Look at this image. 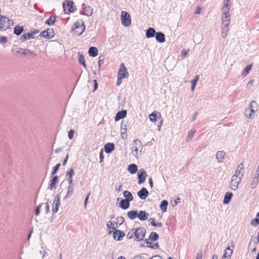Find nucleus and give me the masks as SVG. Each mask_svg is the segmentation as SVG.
<instances>
[{
	"mask_svg": "<svg viewBox=\"0 0 259 259\" xmlns=\"http://www.w3.org/2000/svg\"><path fill=\"white\" fill-rule=\"evenodd\" d=\"M74 175L73 169L71 168L66 174V180L68 182L69 184H74L73 182L72 177Z\"/></svg>",
	"mask_w": 259,
	"mask_h": 259,
	"instance_id": "aec40b11",
	"label": "nucleus"
},
{
	"mask_svg": "<svg viewBox=\"0 0 259 259\" xmlns=\"http://www.w3.org/2000/svg\"><path fill=\"white\" fill-rule=\"evenodd\" d=\"M223 15L222 17V25L229 26L231 21V15L229 11L222 12Z\"/></svg>",
	"mask_w": 259,
	"mask_h": 259,
	"instance_id": "ddd939ff",
	"label": "nucleus"
},
{
	"mask_svg": "<svg viewBox=\"0 0 259 259\" xmlns=\"http://www.w3.org/2000/svg\"><path fill=\"white\" fill-rule=\"evenodd\" d=\"M231 5V0H224L223 6L222 7V12L230 11V6Z\"/></svg>",
	"mask_w": 259,
	"mask_h": 259,
	"instance_id": "cd10ccee",
	"label": "nucleus"
},
{
	"mask_svg": "<svg viewBox=\"0 0 259 259\" xmlns=\"http://www.w3.org/2000/svg\"><path fill=\"white\" fill-rule=\"evenodd\" d=\"M258 109V105L255 101H252L249 104V108L248 109L251 112L255 113Z\"/></svg>",
	"mask_w": 259,
	"mask_h": 259,
	"instance_id": "4be33fe9",
	"label": "nucleus"
},
{
	"mask_svg": "<svg viewBox=\"0 0 259 259\" xmlns=\"http://www.w3.org/2000/svg\"><path fill=\"white\" fill-rule=\"evenodd\" d=\"M85 25L83 23H80L79 22L77 21L74 23V27L71 29L72 31H75L76 33L80 35L85 29Z\"/></svg>",
	"mask_w": 259,
	"mask_h": 259,
	"instance_id": "0eeeda50",
	"label": "nucleus"
},
{
	"mask_svg": "<svg viewBox=\"0 0 259 259\" xmlns=\"http://www.w3.org/2000/svg\"><path fill=\"white\" fill-rule=\"evenodd\" d=\"M121 23L125 26H129L131 24L130 15L126 11H122L121 13Z\"/></svg>",
	"mask_w": 259,
	"mask_h": 259,
	"instance_id": "423d86ee",
	"label": "nucleus"
},
{
	"mask_svg": "<svg viewBox=\"0 0 259 259\" xmlns=\"http://www.w3.org/2000/svg\"><path fill=\"white\" fill-rule=\"evenodd\" d=\"M150 259H162L160 255H155L152 257H151Z\"/></svg>",
	"mask_w": 259,
	"mask_h": 259,
	"instance_id": "774afa93",
	"label": "nucleus"
},
{
	"mask_svg": "<svg viewBox=\"0 0 259 259\" xmlns=\"http://www.w3.org/2000/svg\"><path fill=\"white\" fill-rule=\"evenodd\" d=\"M232 196L233 194L232 193L229 192H226L225 195L224 199L223 200V203L225 204H228L230 202Z\"/></svg>",
	"mask_w": 259,
	"mask_h": 259,
	"instance_id": "473e14b6",
	"label": "nucleus"
},
{
	"mask_svg": "<svg viewBox=\"0 0 259 259\" xmlns=\"http://www.w3.org/2000/svg\"><path fill=\"white\" fill-rule=\"evenodd\" d=\"M149 221L150 222L152 226L155 227H161L162 226V224L161 222L159 223H155V219L154 218H150L149 220Z\"/></svg>",
	"mask_w": 259,
	"mask_h": 259,
	"instance_id": "37998d69",
	"label": "nucleus"
},
{
	"mask_svg": "<svg viewBox=\"0 0 259 259\" xmlns=\"http://www.w3.org/2000/svg\"><path fill=\"white\" fill-rule=\"evenodd\" d=\"M168 205V202L167 200H162L160 205L161 210L164 212L167 210V206Z\"/></svg>",
	"mask_w": 259,
	"mask_h": 259,
	"instance_id": "a19ab883",
	"label": "nucleus"
},
{
	"mask_svg": "<svg viewBox=\"0 0 259 259\" xmlns=\"http://www.w3.org/2000/svg\"><path fill=\"white\" fill-rule=\"evenodd\" d=\"M244 164L243 163H240L238 165V167H237V168L236 170H239L240 171H241V170H243V169H244Z\"/></svg>",
	"mask_w": 259,
	"mask_h": 259,
	"instance_id": "0e129e2a",
	"label": "nucleus"
},
{
	"mask_svg": "<svg viewBox=\"0 0 259 259\" xmlns=\"http://www.w3.org/2000/svg\"><path fill=\"white\" fill-rule=\"evenodd\" d=\"M226 153L223 151H218L215 155V158L219 163L223 162V159L225 158Z\"/></svg>",
	"mask_w": 259,
	"mask_h": 259,
	"instance_id": "393cba45",
	"label": "nucleus"
},
{
	"mask_svg": "<svg viewBox=\"0 0 259 259\" xmlns=\"http://www.w3.org/2000/svg\"><path fill=\"white\" fill-rule=\"evenodd\" d=\"M159 238V235L155 232H152L149 236V238L148 239V240H150L151 241H156Z\"/></svg>",
	"mask_w": 259,
	"mask_h": 259,
	"instance_id": "ea45409f",
	"label": "nucleus"
},
{
	"mask_svg": "<svg viewBox=\"0 0 259 259\" xmlns=\"http://www.w3.org/2000/svg\"><path fill=\"white\" fill-rule=\"evenodd\" d=\"M228 26H227V25H222V26L221 28V30H222L221 31V35H222V37H223V38H225L227 35V33L229 31Z\"/></svg>",
	"mask_w": 259,
	"mask_h": 259,
	"instance_id": "4c0bfd02",
	"label": "nucleus"
},
{
	"mask_svg": "<svg viewBox=\"0 0 259 259\" xmlns=\"http://www.w3.org/2000/svg\"><path fill=\"white\" fill-rule=\"evenodd\" d=\"M244 164L243 163H240L238 165V167H237V168L236 170H239L240 171H241V170H243V169H244Z\"/></svg>",
	"mask_w": 259,
	"mask_h": 259,
	"instance_id": "69168bd1",
	"label": "nucleus"
},
{
	"mask_svg": "<svg viewBox=\"0 0 259 259\" xmlns=\"http://www.w3.org/2000/svg\"><path fill=\"white\" fill-rule=\"evenodd\" d=\"M124 235V232L119 230H115L113 234L114 239L118 241L122 240Z\"/></svg>",
	"mask_w": 259,
	"mask_h": 259,
	"instance_id": "dca6fc26",
	"label": "nucleus"
},
{
	"mask_svg": "<svg viewBox=\"0 0 259 259\" xmlns=\"http://www.w3.org/2000/svg\"><path fill=\"white\" fill-rule=\"evenodd\" d=\"M30 31L32 34V36H34V35L37 34L39 31L38 29H32L30 30Z\"/></svg>",
	"mask_w": 259,
	"mask_h": 259,
	"instance_id": "bf43d9fd",
	"label": "nucleus"
},
{
	"mask_svg": "<svg viewBox=\"0 0 259 259\" xmlns=\"http://www.w3.org/2000/svg\"><path fill=\"white\" fill-rule=\"evenodd\" d=\"M81 7L82 10L80 12L81 14L85 15L87 16H90L93 14V9L90 6L82 4Z\"/></svg>",
	"mask_w": 259,
	"mask_h": 259,
	"instance_id": "1a4fd4ad",
	"label": "nucleus"
},
{
	"mask_svg": "<svg viewBox=\"0 0 259 259\" xmlns=\"http://www.w3.org/2000/svg\"><path fill=\"white\" fill-rule=\"evenodd\" d=\"M59 181V178L58 176H55L53 177L51 180L50 184L49 185V189L50 190L55 189L57 188V184Z\"/></svg>",
	"mask_w": 259,
	"mask_h": 259,
	"instance_id": "f3484780",
	"label": "nucleus"
},
{
	"mask_svg": "<svg viewBox=\"0 0 259 259\" xmlns=\"http://www.w3.org/2000/svg\"><path fill=\"white\" fill-rule=\"evenodd\" d=\"M50 206L48 202L45 203V212L48 213L49 212Z\"/></svg>",
	"mask_w": 259,
	"mask_h": 259,
	"instance_id": "338daca9",
	"label": "nucleus"
},
{
	"mask_svg": "<svg viewBox=\"0 0 259 259\" xmlns=\"http://www.w3.org/2000/svg\"><path fill=\"white\" fill-rule=\"evenodd\" d=\"M34 38V36H32L30 31H29L27 33H24L22 36H21L20 40L22 41H25L27 39H33Z\"/></svg>",
	"mask_w": 259,
	"mask_h": 259,
	"instance_id": "bb28decb",
	"label": "nucleus"
},
{
	"mask_svg": "<svg viewBox=\"0 0 259 259\" xmlns=\"http://www.w3.org/2000/svg\"><path fill=\"white\" fill-rule=\"evenodd\" d=\"M74 188H75L74 184H69L68 188H67V194L65 196V197L64 198V199H66L67 197H71L73 195Z\"/></svg>",
	"mask_w": 259,
	"mask_h": 259,
	"instance_id": "b1692460",
	"label": "nucleus"
},
{
	"mask_svg": "<svg viewBox=\"0 0 259 259\" xmlns=\"http://www.w3.org/2000/svg\"><path fill=\"white\" fill-rule=\"evenodd\" d=\"M135 236L134 229L130 230L126 234V238L128 239H132Z\"/></svg>",
	"mask_w": 259,
	"mask_h": 259,
	"instance_id": "09e8293b",
	"label": "nucleus"
},
{
	"mask_svg": "<svg viewBox=\"0 0 259 259\" xmlns=\"http://www.w3.org/2000/svg\"><path fill=\"white\" fill-rule=\"evenodd\" d=\"M242 179V178L236 176L234 175L232 176L230 184V187H231L232 189L235 190L238 188V185L240 183Z\"/></svg>",
	"mask_w": 259,
	"mask_h": 259,
	"instance_id": "6e6552de",
	"label": "nucleus"
},
{
	"mask_svg": "<svg viewBox=\"0 0 259 259\" xmlns=\"http://www.w3.org/2000/svg\"><path fill=\"white\" fill-rule=\"evenodd\" d=\"M149 216V214L147 213L145 210H140L138 212V218L141 221L147 220Z\"/></svg>",
	"mask_w": 259,
	"mask_h": 259,
	"instance_id": "6ab92c4d",
	"label": "nucleus"
},
{
	"mask_svg": "<svg viewBox=\"0 0 259 259\" xmlns=\"http://www.w3.org/2000/svg\"><path fill=\"white\" fill-rule=\"evenodd\" d=\"M104 59V58L103 57H102V56L99 57V61H98L99 68H100L101 65L103 64Z\"/></svg>",
	"mask_w": 259,
	"mask_h": 259,
	"instance_id": "052dcab7",
	"label": "nucleus"
},
{
	"mask_svg": "<svg viewBox=\"0 0 259 259\" xmlns=\"http://www.w3.org/2000/svg\"><path fill=\"white\" fill-rule=\"evenodd\" d=\"M115 149V146L113 143H108L104 146L105 151L106 153H111Z\"/></svg>",
	"mask_w": 259,
	"mask_h": 259,
	"instance_id": "5701e85b",
	"label": "nucleus"
},
{
	"mask_svg": "<svg viewBox=\"0 0 259 259\" xmlns=\"http://www.w3.org/2000/svg\"><path fill=\"white\" fill-rule=\"evenodd\" d=\"M61 204L60 195H57L55 198L53 203L52 211L53 213H56L58 211V208Z\"/></svg>",
	"mask_w": 259,
	"mask_h": 259,
	"instance_id": "4468645a",
	"label": "nucleus"
},
{
	"mask_svg": "<svg viewBox=\"0 0 259 259\" xmlns=\"http://www.w3.org/2000/svg\"><path fill=\"white\" fill-rule=\"evenodd\" d=\"M129 74L124 63H121L120 66L119 70L117 76L120 78H124L128 76Z\"/></svg>",
	"mask_w": 259,
	"mask_h": 259,
	"instance_id": "9d476101",
	"label": "nucleus"
},
{
	"mask_svg": "<svg viewBox=\"0 0 259 259\" xmlns=\"http://www.w3.org/2000/svg\"><path fill=\"white\" fill-rule=\"evenodd\" d=\"M23 30H24L23 26H20L19 25H17L14 28V33L15 35L19 36L23 32Z\"/></svg>",
	"mask_w": 259,
	"mask_h": 259,
	"instance_id": "c9c22d12",
	"label": "nucleus"
},
{
	"mask_svg": "<svg viewBox=\"0 0 259 259\" xmlns=\"http://www.w3.org/2000/svg\"><path fill=\"white\" fill-rule=\"evenodd\" d=\"M60 165H61L60 163H58L53 168V170H52V173H51L52 176H54L56 174V172L58 170Z\"/></svg>",
	"mask_w": 259,
	"mask_h": 259,
	"instance_id": "de8ad7c7",
	"label": "nucleus"
},
{
	"mask_svg": "<svg viewBox=\"0 0 259 259\" xmlns=\"http://www.w3.org/2000/svg\"><path fill=\"white\" fill-rule=\"evenodd\" d=\"M195 133V131H191L190 132H189L188 135L187 137L186 138V141L187 142H189L192 139V138L193 137V136L194 135Z\"/></svg>",
	"mask_w": 259,
	"mask_h": 259,
	"instance_id": "8fccbe9b",
	"label": "nucleus"
},
{
	"mask_svg": "<svg viewBox=\"0 0 259 259\" xmlns=\"http://www.w3.org/2000/svg\"><path fill=\"white\" fill-rule=\"evenodd\" d=\"M144 241H145V243L147 244V247H148L149 248L155 249L159 247V244L158 243H156L152 245L151 242H150L148 240V239H145L144 240Z\"/></svg>",
	"mask_w": 259,
	"mask_h": 259,
	"instance_id": "58836bf2",
	"label": "nucleus"
},
{
	"mask_svg": "<svg viewBox=\"0 0 259 259\" xmlns=\"http://www.w3.org/2000/svg\"><path fill=\"white\" fill-rule=\"evenodd\" d=\"M233 250L230 249V247H228L224 251L223 258L230 259Z\"/></svg>",
	"mask_w": 259,
	"mask_h": 259,
	"instance_id": "2f4dec72",
	"label": "nucleus"
},
{
	"mask_svg": "<svg viewBox=\"0 0 259 259\" xmlns=\"http://www.w3.org/2000/svg\"><path fill=\"white\" fill-rule=\"evenodd\" d=\"M78 62L79 63L82 65L83 66L87 68V65L85 64V59L84 57V56L80 52L78 53Z\"/></svg>",
	"mask_w": 259,
	"mask_h": 259,
	"instance_id": "e433bc0d",
	"label": "nucleus"
},
{
	"mask_svg": "<svg viewBox=\"0 0 259 259\" xmlns=\"http://www.w3.org/2000/svg\"><path fill=\"white\" fill-rule=\"evenodd\" d=\"M143 145L139 140H135L132 143V153L134 156L137 157L141 154V150L139 149H142Z\"/></svg>",
	"mask_w": 259,
	"mask_h": 259,
	"instance_id": "f257e3e1",
	"label": "nucleus"
},
{
	"mask_svg": "<svg viewBox=\"0 0 259 259\" xmlns=\"http://www.w3.org/2000/svg\"><path fill=\"white\" fill-rule=\"evenodd\" d=\"M150 120L152 122H155L156 120V113L154 112L149 115Z\"/></svg>",
	"mask_w": 259,
	"mask_h": 259,
	"instance_id": "3c124183",
	"label": "nucleus"
},
{
	"mask_svg": "<svg viewBox=\"0 0 259 259\" xmlns=\"http://www.w3.org/2000/svg\"><path fill=\"white\" fill-rule=\"evenodd\" d=\"M7 41V38L5 36H1L0 37V43L4 44Z\"/></svg>",
	"mask_w": 259,
	"mask_h": 259,
	"instance_id": "e2e57ef3",
	"label": "nucleus"
},
{
	"mask_svg": "<svg viewBox=\"0 0 259 259\" xmlns=\"http://www.w3.org/2000/svg\"><path fill=\"white\" fill-rule=\"evenodd\" d=\"M255 113L251 112L250 110L248 109H246L245 110V116L247 118H249L250 119H253L254 117Z\"/></svg>",
	"mask_w": 259,
	"mask_h": 259,
	"instance_id": "79ce46f5",
	"label": "nucleus"
},
{
	"mask_svg": "<svg viewBox=\"0 0 259 259\" xmlns=\"http://www.w3.org/2000/svg\"><path fill=\"white\" fill-rule=\"evenodd\" d=\"M126 113L127 112L125 110H122L118 112L115 117V120L117 121L120 119L124 118L126 116Z\"/></svg>",
	"mask_w": 259,
	"mask_h": 259,
	"instance_id": "412c9836",
	"label": "nucleus"
},
{
	"mask_svg": "<svg viewBox=\"0 0 259 259\" xmlns=\"http://www.w3.org/2000/svg\"><path fill=\"white\" fill-rule=\"evenodd\" d=\"M199 79V76L198 75L195 76V78L194 79H193L191 81V84H192L191 90H192V91L194 90L195 87H196V83L198 81Z\"/></svg>",
	"mask_w": 259,
	"mask_h": 259,
	"instance_id": "49530a36",
	"label": "nucleus"
},
{
	"mask_svg": "<svg viewBox=\"0 0 259 259\" xmlns=\"http://www.w3.org/2000/svg\"><path fill=\"white\" fill-rule=\"evenodd\" d=\"M14 22L12 20H9L6 16L0 15V30H6L10 28V26L13 25Z\"/></svg>",
	"mask_w": 259,
	"mask_h": 259,
	"instance_id": "f03ea898",
	"label": "nucleus"
},
{
	"mask_svg": "<svg viewBox=\"0 0 259 259\" xmlns=\"http://www.w3.org/2000/svg\"><path fill=\"white\" fill-rule=\"evenodd\" d=\"M56 21V16H51V17L46 21V24L49 26L53 25Z\"/></svg>",
	"mask_w": 259,
	"mask_h": 259,
	"instance_id": "a18cd8bd",
	"label": "nucleus"
},
{
	"mask_svg": "<svg viewBox=\"0 0 259 259\" xmlns=\"http://www.w3.org/2000/svg\"><path fill=\"white\" fill-rule=\"evenodd\" d=\"M258 183V180H257V179H256V178H253V179L251 182V188L253 189V188H255L256 186H257Z\"/></svg>",
	"mask_w": 259,
	"mask_h": 259,
	"instance_id": "864d4df0",
	"label": "nucleus"
},
{
	"mask_svg": "<svg viewBox=\"0 0 259 259\" xmlns=\"http://www.w3.org/2000/svg\"><path fill=\"white\" fill-rule=\"evenodd\" d=\"M90 194H91V193H89L85 197V200H84V206L85 208L86 207V206H87V203L88 202V200L90 197Z\"/></svg>",
	"mask_w": 259,
	"mask_h": 259,
	"instance_id": "680f3d73",
	"label": "nucleus"
},
{
	"mask_svg": "<svg viewBox=\"0 0 259 259\" xmlns=\"http://www.w3.org/2000/svg\"><path fill=\"white\" fill-rule=\"evenodd\" d=\"M259 224V212L256 215V218L251 221V225L256 227Z\"/></svg>",
	"mask_w": 259,
	"mask_h": 259,
	"instance_id": "c03bdc74",
	"label": "nucleus"
},
{
	"mask_svg": "<svg viewBox=\"0 0 259 259\" xmlns=\"http://www.w3.org/2000/svg\"><path fill=\"white\" fill-rule=\"evenodd\" d=\"M130 201H128L126 200L122 199L120 200L119 206L123 209H126L130 207Z\"/></svg>",
	"mask_w": 259,
	"mask_h": 259,
	"instance_id": "a878e982",
	"label": "nucleus"
},
{
	"mask_svg": "<svg viewBox=\"0 0 259 259\" xmlns=\"http://www.w3.org/2000/svg\"><path fill=\"white\" fill-rule=\"evenodd\" d=\"M123 195L124 197L125 198V200H126L130 202L133 201L134 200V196L131 192L126 190L123 192Z\"/></svg>",
	"mask_w": 259,
	"mask_h": 259,
	"instance_id": "c756f323",
	"label": "nucleus"
},
{
	"mask_svg": "<svg viewBox=\"0 0 259 259\" xmlns=\"http://www.w3.org/2000/svg\"><path fill=\"white\" fill-rule=\"evenodd\" d=\"M73 2L72 1H65L63 2L62 6L65 13L74 12L76 9L73 6Z\"/></svg>",
	"mask_w": 259,
	"mask_h": 259,
	"instance_id": "39448f33",
	"label": "nucleus"
},
{
	"mask_svg": "<svg viewBox=\"0 0 259 259\" xmlns=\"http://www.w3.org/2000/svg\"><path fill=\"white\" fill-rule=\"evenodd\" d=\"M147 177V172L144 169H140L138 173V184L141 185L145 182Z\"/></svg>",
	"mask_w": 259,
	"mask_h": 259,
	"instance_id": "f8f14e48",
	"label": "nucleus"
},
{
	"mask_svg": "<svg viewBox=\"0 0 259 259\" xmlns=\"http://www.w3.org/2000/svg\"><path fill=\"white\" fill-rule=\"evenodd\" d=\"M135 232V240L137 241H141L143 240L146 233V230L144 227H139L134 229Z\"/></svg>",
	"mask_w": 259,
	"mask_h": 259,
	"instance_id": "20e7f679",
	"label": "nucleus"
},
{
	"mask_svg": "<svg viewBox=\"0 0 259 259\" xmlns=\"http://www.w3.org/2000/svg\"><path fill=\"white\" fill-rule=\"evenodd\" d=\"M117 223H118L119 224V225H121L123 223V222H124V219L123 217L121 216V217H118L117 218Z\"/></svg>",
	"mask_w": 259,
	"mask_h": 259,
	"instance_id": "6e6d98bb",
	"label": "nucleus"
},
{
	"mask_svg": "<svg viewBox=\"0 0 259 259\" xmlns=\"http://www.w3.org/2000/svg\"><path fill=\"white\" fill-rule=\"evenodd\" d=\"M54 32L53 29L48 28L47 30L42 31L39 34L41 37L47 39L52 38L54 36Z\"/></svg>",
	"mask_w": 259,
	"mask_h": 259,
	"instance_id": "9b49d317",
	"label": "nucleus"
},
{
	"mask_svg": "<svg viewBox=\"0 0 259 259\" xmlns=\"http://www.w3.org/2000/svg\"><path fill=\"white\" fill-rule=\"evenodd\" d=\"M243 172L244 171H240L239 170H236L234 175L243 178L244 176Z\"/></svg>",
	"mask_w": 259,
	"mask_h": 259,
	"instance_id": "5fc2aeb1",
	"label": "nucleus"
},
{
	"mask_svg": "<svg viewBox=\"0 0 259 259\" xmlns=\"http://www.w3.org/2000/svg\"><path fill=\"white\" fill-rule=\"evenodd\" d=\"M156 31L153 28L150 27L147 30L146 32V35L147 38H151L155 36Z\"/></svg>",
	"mask_w": 259,
	"mask_h": 259,
	"instance_id": "c85d7f7f",
	"label": "nucleus"
},
{
	"mask_svg": "<svg viewBox=\"0 0 259 259\" xmlns=\"http://www.w3.org/2000/svg\"><path fill=\"white\" fill-rule=\"evenodd\" d=\"M74 130H70L69 132H68V138L70 140H71L73 137V135H74Z\"/></svg>",
	"mask_w": 259,
	"mask_h": 259,
	"instance_id": "4d7b16f0",
	"label": "nucleus"
},
{
	"mask_svg": "<svg viewBox=\"0 0 259 259\" xmlns=\"http://www.w3.org/2000/svg\"><path fill=\"white\" fill-rule=\"evenodd\" d=\"M88 53L90 56L95 57L98 55V50L96 47H91L89 48Z\"/></svg>",
	"mask_w": 259,
	"mask_h": 259,
	"instance_id": "7c9ffc66",
	"label": "nucleus"
},
{
	"mask_svg": "<svg viewBox=\"0 0 259 259\" xmlns=\"http://www.w3.org/2000/svg\"><path fill=\"white\" fill-rule=\"evenodd\" d=\"M41 207V204H39L35 208V214L36 215H38L40 213V209Z\"/></svg>",
	"mask_w": 259,
	"mask_h": 259,
	"instance_id": "13d9d810",
	"label": "nucleus"
},
{
	"mask_svg": "<svg viewBox=\"0 0 259 259\" xmlns=\"http://www.w3.org/2000/svg\"><path fill=\"white\" fill-rule=\"evenodd\" d=\"M155 38L156 41L159 43H163L165 41V34L161 32H156Z\"/></svg>",
	"mask_w": 259,
	"mask_h": 259,
	"instance_id": "a211bd4d",
	"label": "nucleus"
},
{
	"mask_svg": "<svg viewBox=\"0 0 259 259\" xmlns=\"http://www.w3.org/2000/svg\"><path fill=\"white\" fill-rule=\"evenodd\" d=\"M107 227L108 229H112V231L115 230L116 227L114 226V224L111 221H109L107 224Z\"/></svg>",
	"mask_w": 259,
	"mask_h": 259,
	"instance_id": "603ef678",
	"label": "nucleus"
},
{
	"mask_svg": "<svg viewBox=\"0 0 259 259\" xmlns=\"http://www.w3.org/2000/svg\"><path fill=\"white\" fill-rule=\"evenodd\" d=\"M12 52L15 54H20L22 56H25L26 55H30L33 57L36 56V54L27 49H22L17 47L16 46H14L12 49Z\"/></svg>",
	"mask_w": 259,
	"mask_h": 259,
	"instance_id": "7ed1b4c3",
	"label": "nucleus"
},
{
	"mask_svg": "<svg viewBox=\"0 0 259 259\" xmlns=\"http://www.w3.org/2000/svg\"><path fill=\"white\" fill-rule=\"evenodd\" d=\"M138 197L142 200L145 199L149 195V192L146 188L143 187L137 193Z\"/></svg>",
	"mask_w": 259,
	"mask_h": 259,
	"instance_id": "2eb2a0df",
	"label": "nucleus"
},
{
	"mask_svg": "<svg viewBox=\"0 0 259 259\" xmlns=\"http://www.w3.org/2000/svg\"><path fill=\"white\" fill-rule=\"evenodd\" d=\"M127 215L131 220H133L138 218V212L137 210H131L127 212Z\"/></svg>",
	"mask_w": 259,
	"mask_h": 259,
	"instance_id": "f704fd0d",
	"label": "nucleus"
},
{
	"mask_svg": "<svg viewBox=\"0 0 259 259\" xmlns=\"http://www.w3.org/2000/svg\"><path fill=\"white\" fill-rule=\"evenodd\" d=\"M127 170L131 174H134L138 171V166L136 164H130Z\"/></svg>",
	"mask_w": 259,
	"mask_h": 259,
	"instance_id": "72a5a7b5",
	"label": "nucleus"
}]
</instances>
